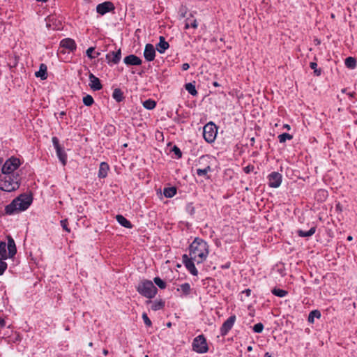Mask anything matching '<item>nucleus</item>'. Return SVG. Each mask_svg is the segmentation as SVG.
<instances>
[{
    "label": "nucleus",
    "instance_id": "1",
    "mask_svg": "<svg viewBox=\"0 0 357 357\" xmlns=\"http://www.w3.org/2000/svg\"><path fill=\"white\" fill-rule=\"evenodd\" d=\"M208 245L202 239L195 238L190 245V257L197 264L205 261L208 255Z\"/></svg>",
    "mask_w": 357,
    "mask_h": 357
},
{
    "label": "nucleus",
    "instance_id": "2",
    "mask_svg": "<svg viewBox=\"0 0 357 357\" xmlns=\"http://www.w3.org/2000/svg\"><path fill=\"white\" fill-rule=\"evenodd\" d=\"M31 195L22 194L14 199L10 204L5 207V213L13 215L26 210L32 203Z\"/></svg>",
    "mask_w": 357,
    "mask_h": 357
},
{
    "label": "nucleus",
    "instance_id": "3",
    "mask_svg": "<svg viewBox=\"0 0 357 357\" xmlns=\"http://www.w3.org/2000/svg\"><path fill=\"white\" fill-rule=\"evenodd\" d=\"M20 187V176L16 175L0 174V189L6 192L16 190Z\"/></svg>",
    "mask_w": 357,
    "mask_h": 357
},
{
    "label": "nucleus",
    "instance_id": "4",
    "mask_svg": "<svg viewBox=\"0 0 357 357\" xmlns=\"http://www.w3.org/2000/svg\"><path fill=\"white\" fill-rule=\"evenodd\" d=\"M15 243L11 237L8 238V243L0 242V258L6 259L13 257L16 254Z\"/></svg>",
    "mask_w": 357,
    "mask_h": 357
},
{
    "label": "nucleus",
    "instance_id": "5",
    "mask_svg": "<svg viewBox=\"0 0 357 357\" xmlns=\"http://www.w3.org/2000/svg\"><path fill=\"white\" fill-rule=\"evenodd\" d=\"M137 289L141 295L149 299L153 298L158 292V289L153 283L147 280L142 281Z\"/></svg>",
    "mask_w": 357,
    "mask_h": 357
},
{
    "label": "nucleus",
    "instance_id": "6",
    "mask_svg": "<svg viewBox=\"0 0 357 357\" xmlns=\"http://www.w3.org/2000/svg\"><path fill=\"white\" fill-rule=\"evenodd\" d=\"M20 165V161L18 158L12 157L7 160L1 169V174L7 175H15L13 172Z\"/></svg>",
    "mask_w": 357,
    "mask_h": 357
},
{
    "label": "nucleus",
    "instance_id": "7",
    "mask_svg": "<svg viewBox=\"0 0 357 357\" xmlns=\"http://www.w3.org/2000/svg\"><path fill=\"white\" fill-rule=\"evenodd\" d=\"M218 132L216 126L212 123H208L203 128V137L204 139L208 142L212 143L215 139Z\"/></svg>",
    "mask_w": 357,
    "mask_h": 357
},
{
    "label": "nucleus",
    "instance_id": "8",
    "mask_svg": "<svg viewBox=\"0 0 357 357\" xmlns=\"http://www.w3.org/2000/svg\"><path fill=\"white\" fill-rule=\"evenodd\" d=\"M192 349L199 354H204L208 351V347L206 340L203 335H199L194 339Z\"/></svg>",
    "mask_w": 357,
    "mask_h": 357
},
{
    "label": "nucleus",
    "instance_id": "9",
    "mask_svg": "<svg viewBox=\"0 0 357 357\" xmlns=\"http://www.w3.org/2000/svg\"><path fill=\"white\" fill-rule=\"evenodd\" d=\"M183 263L184 264L186 268L193 275H197L198 271L193 262L194 259L188 257L187 255H183L182 257Z\"/></svg>",
    "mask_w": 357,
    "mask_h": 357
},
{
    "label": "nucleus",
    "instance_id": "10",
    "mask_svg": "<svg viewBox=\"0 0 357 357\" xmlns=\"http://www.w3.org/2000/svg\"><path fill=\"white\" fill-rule=\"evenodd\" d=\"M236 321V316H230L222 325L220 328V334L222 336L226 335L231 329Z\"/></svg>",
    "mask_w": 357,
    "mask_h": 357
},
{
    "label": "nucleus",
    "instance_id": "11",
    "mask_svg": "<svg viewBox=\"0 0 357 357\" xmlns=\"http://www.w3.org/2000/svg\"><path fill=\"white\" fill-rule=\"evenodd\" d=\"M115 9V7L112 2L111 1H105L102 3H99L96 6V11L98 13L103 15L105 13L113 11Z\"/></svg>",
    "mask_w": 357,
    "mask_h": 357
},
{
    "label": "nucleus",
    "instance_id": "12",
    "mask_svg": "<svg viewBox=\"0 0 357 357\" xmlns=\"http://www.w3.org/2000/svg\"><path fill=\"white\" fill-rule=\"evenodd\" d=\"M282 182V175L278 172H272L268 176V185L271 188H278Z\"/></svg>",
    "mask_w": 357,
    "mask_h": 357
},
{
    "label": "nucleus",
    "instance_id": "13",
    "mask_svg": "<svg viewBox=\"0 0 357 357\" xmlns=\"http://www.w3.org/2000/svg\"><path fill=\"white\" fill-rule=\"evenodd\" d=\"M144 56L148 61H152L155 56V50L153 45L146 44L145 46Z\"/></svg>",
    "mask_w": 357,
    "mask_h": 357
},
{
    "label": "nucleus",
    "instance_id": "14",
    "mask_svg": "<svg viewBox=\"0 0 357 357\" xmlns=\"http://www.w3.org/2000/svg\"><path fill=\"white\" fill-rule=\"evenodd\" d=\"M77 45L74 40L71 38H65L60 42V48L66 49L70 52L76 50Z\"/></svg>",
    "mask_w": 357,
    "mask_h": 357
},
{
    "label": "nucleus",
    "instance_id": "15",
    "mask_svg": "<svg viewBox=\"0 0 357 357\" xmlns=\"http://www.w3.org/2000/svg\"><path fill=\"white\" fill-rule=\"evenodd\" d=\"M124 63L128 66H139L142 64V59L134 54H130L124 58Z\"/></svg>",
    "mask_w": 357,
    "mask_h": 357
},
{
    "label": "nucleus",
    "instance_id": "16",
    "mask_svg": "<svg viewBox=\"0 0 357 357\" xmlns=\"http://www.w3.org/2000/svg\"><path fill=\"white\" fill-rule=\"evenodd\" d=\"M89 77L90 80L89 86L93 91H98L102 89V84L98 77L92 73H89Z\"/></svg>",
    "mask_w": 357,
    "mask_h": 357
},
{
    "label": "nucleus",
    "instance_id": "17",
    "mask_svg": "<svg viewBox=\"0 0 357 357\" xmlns=\"http://www.w3.org/2000/svg\"><path fill=\"white\" fill-rule=\"evenodd\" d=\"M121 56V50H119L117 52H111L107 54L106 58L109 62H112L114 63H117L119 62Z\"/></svg>",
    "mask_w": 357,
    "mask_h": 357
},
{
    "label": "nucleus",
    "instance_id": "18",
    "mask_svg": "<svg viewBox=\"0 0 357 357\" xmlns=\"http://www.w3.org/2000/svg\"><path fill=\"white\" fill-rule=\"evenodd\" d=\"M169 47V43L165 41V38L163 36H160V41L156 47L157 50L160 53H164Z\"/></svg>",
    "mask_w": 357,
    "mask_h": 357
},
{
    "label": "nucleus",
    "instance_id": "19",
    "mask_svg": "<svg viewBox=\"0 0 357 357\" xmlns=\"http://www.w3.org/2000/svg\"><path fill=\"white\" fill-rule=\"evenodd\" d=\"M109 171V165L107 163L102 162L100 165L99 171H98V177L99 178H105L107 175V172Z\"/></svg>",
    "mask_w": 357,
    "mask_h": 357
},
{
    "label": "nucleus",
    "instance_id": "20",
    "mask_svg": "<svg viewBox=\"0 0 357 357\" xmlns=\"http://www.w3.org/2000/svg\"><path fill=\"white\" fill-rule=\"evenodd\" d=\"M116 219L117 222L123 227H124L126 228H132V225L131 224V222L129 220H128L122 215H117L116 216Z\"/></svg>",
    "mask_w": 357,
    "mask_h": 357
},
{
    "label": "nucleus",
    "instance_id": "21",
    "mask_svg": "<svg viewBox=\"0 0 357 357\" xmlns=\"http://www.w3.org/2000/svg\"><path fill=\"white\" fill-rule=\"evenodd\" d=\"M147 303H151V309L153 311H157L162 309L165 306V302L162 300L151 301L150 300L146 301Z\"/></svg>",
    "mask_w": 357,
    "mask_h": 357
},
{
    "label": "nucleus",
    "instance_id": "22",
    "mask_svg": "<svg viewBox=\"0 0 357 357\" xmlns=\"http://www.w3.org/2000/svg\"><path fill=\"white\" fill-rule=\"evenodd\" d=\"M35 75L37 77H40L43 80L47 78V66L42 63L40 66L39 70L35 73Z\"/></svg>",
    "mask_w": 357,
    "mask_h": 357
},
{
    "label": "nucleus",
    "instance_id": "23",
    "mask_svg": "<svg viewBox=\"0 0 357 357\" xmlns=\"http://www.w3.org/2000/svg\"><path fill=\"white\" fill-rule=\"evenodd\" d=\"M177 291L181 292L183 296H188L190 294L191 287L188 283H183L180 285Z\"/></svg>",
    "mask_w": 357,
    "mask_h": 357
},
{
    "label": "nucleus",
    "instance_id": "24",
    "mask_svg": "<svg viewBox=\"0 0 357 357\" xmlns=\"http://www.w3.org/2000/svg\"><path fill=\"white\" fill-rule=\"evenodd\" d=\"M113 98L117 101L121 102L123 100L124 96L123 91L120 89H115L112 93Z\"/></svg>",
    "mask_w": 357,
    "mask_h": 357
},
{
    "label": "nucleus",
    "instance_id": "25",
    "mask_svg": "<svg viewBox=\"0 0 357 357\" xmlns=\"http://www.w3.org/2000/svg\"><path fill=\"white\" fill-rule=\"evenodd\" d=\"M56 154L59 160L61 162L63 165H66L67 161V155L62 148L56 150Z\"/></svg>",
    "mask_w": 357,
    "mask_h": 357
},
{
    "label": "nucleus",
    "instance_id": "26",
    "mask_svg": "<svg viewBox=\"0 0 357 357\" xmlns=\"http://www.w3.org/2000/svg\"><path fill=\"white\" fill-rule=\"evenodd\" d=\"M316 231V228L314 227H312L310 230L307 231H303L301 229H299L297 231V233L299 236L301 237H309L312 236Z\"/></svg>",
    "mask_w": 357,
    "mask_h": 357
},
{
    "label": "nucleus",
    "instance_id": "27",
    "mask_svg": "<svg viewBox=\"0 0 357 357\" xmlns=\"http://www.w3.org/2000/svg\"><path fill=\"white\" fill-rule=\"evenodd\" d=\"M345 66L348 68H351V69H354L356 66V60L354 57H351V56H349V57H347L346 59H345Z\"/></svg>",
    "mask_w": 357,
    "mask_h": 357
},
{
    "label": "nucleus",
    "instance_id": "28",
    "mask_svg": "<svg viewBox=\"0 0 357 357\" xmlns=\"http://www.w3.org/2000/svg\"><path fill=\"white\" fill-rule=\"evenodd\" d=\"M143 106L147 109H153L155 107L156 102L151 99H148L143 102Z\"/></svg>",
    "mask_w": 357,
    "mask_h": 357
},
{
    "label": "nucleus",
    "instance_id": "29",
    "mask_svg": "<svg viewBox=\"0 0 357 357\" xmlns=\"http://www.w3.org/2000/svg\"><path fill=\"white\" fill-rule=\"evenodd\" d=\"M320 317H321V312L319 310H313V311L310 312V313L309 314L308 321L310 323H313L314 317L319 319V318H320Z\"/></svg>",
    "mask_w": 357,
    "mask_h": 357
},
{
    "label": "nucleus",
    "instance_id": "30",
    "mask_svg": "<svg viewBox=\"0 0 357 357\" xmlns=\"http://www.w3.org/2000/svg\"><path fill=\"white\" fill-rule=\"evenodd\" d=\"M176 192V190L174 187L165 188L164 190V195L166 197H172L175 195Z\"/></svg>",
    "mask_w": 357,
    "mask_h": 357
},
{
    "label": "nucleus",
    "instance_id": "31",
    "mask_svg": "<svg viewBox=\"0 0 357 357\" xmlns=\"http://www.w3.org/2000/svg\"><path fill=\"white\" fill-rule=\"evenodd\" d=\"M198 24L196 20H191L189 18L186 19L185 29H188L190 26L196 29L197 28Z\"/></svg>",
    "mask_w": 357,
    "mask_h": 357
},
{
    "label": "nucleus",
    "instance_id": "32",
    "mask_svg": "<svg viewBox=\"0 0 357 357\" xmlns=\"http://www.w3.org/2000/svg\"><path fill=\"white\" fill-rule=\"evenodd\" d=\"M271 292L273 293V294H274L275 296H277L278 297H284L287 294V291H285V290H283V289H276V288H274Z\"/></svg>",
    "mask_w": 357,
    "mask_h": 357
},
{
    "label": "nucleus",
    "instance_id": "33",
    "mask_svg": "<svg viewBox=\"0 0 357 357\" xmlns=\"http://www.w3.org/2000/svg\"><path fill=\"white\" fill-rule=\"evenodd\" d=\"M185 89L192 96H196L197 94V91L195 89V86L192 83H188L185 84Z\"/></svg>",
    "mask_w": 357,
    "mask_h": 357
},
{
    "label": "nucleus",
    "instance_id": "34",
    "mask_svg": "<svg viewBox=\"0 0 357 357\" xmlns=\"http://www.w3.org/2000/svg\"><path fill=\"white\" fill-rule=\"evenodd\" d=\"M155 284L160 289H163L166 288V283L159 277H155L153 279Z\"/></svg>",
    "mask_w": 357,
    "mask_h": 357
},
{
    "label": "nucleus",
    "instance_id": "35",
    "mask_svg": "<svg viewBox=\"0 0 357 357\" xmlns=\"http://www.w3.org/2000/svg\"><path fill=\"white\" fill-rule=\"evenodd\" d=\"M293 138V136L288 133H283L278 136L279 142L280 143H284L286 142L287 139H291Z\"/></svg>",
    "mask_w": 357,
    "mask_h": 357
},
{
    "label": "nucleus",
    "instance_id": "36",
    "mask_svg": "<svg viewBox=\"0 0 357 357\" xmlns=\"http://www.w3.org/2000/svg\"><path fill=\"white\" fill-rule=\"evenodd\" d=\"M211 170L210 166H207L204 169H197V174L200 176H204L207 175V173Z\"/></svg>",
    "mask_w": 357,
    "mask_h": 357
},
{
    "label": "nucleus",
    "instance_id": "37",
    "mask_svg": "<svg viewBox=\"0 0 357 357\" xmlns=\"http://www.w3.org/2000/svg\"><path fill=\"white\" fill-rule=\"evenodd\" d=\"M93 98L91 96L87 95L83 98V102L86 106H91L93 103Z\"/></svg>",
    "mask_w": 357,
    "mask_h": 357
},
{
    "label": "nucleus",
    "instance_id": "38",
    "mask_svg": "<svg viewBox=\"0 0 357 357\" xmlns=\"http://www.w3.org/2000/svg\"><path fill=\"white\" fill-rule=\"evenodd\" d=\"M5 259L0 258V275H3L7 268V264L4 261Z\"/></svg>",
    "mask_w": 357,
    "mask_h": 357
},
{
    "label": "nucleus",
    "instance_id": "39",
    "mask_svg": "<svg viewBox=\"0 0 357 357\" xmlns=\"http://www.w3.org/2000/svg\"><path fill=\"white\" fill-rule=\"evenodd\" d=\"M310 68H311L312 69H313V70H314V74H315L317 76L320 75V74H321V70H318V69L317 68V63H315V62H311V63H310Z\"/></svg>",
    "mask_w": 357,
    "mask_h": 357
},
{
    "label": "nucleus",
    "instance_id": "40",
    "mask_svg": "<svg viewBox=\"0 0 357 357\" xmlns=\"http://www.w3.org/2000/svg\"><path fill=\"white\" fill-rule=\"evenodd\" d=\"M264 329V325L261 323H258L253 326V331L255 333H261Z\"/></svg>",
    "mask_w": 357,
    "mask_h": 357
},
{
    "label": "nucleus",
    "instance_id": "41",
    "mask_svg": "<svg viewBox=\"0 0 357 357\" xmlns=\"http://www.w3.org/2000/svg\"><path fill=\"white\" fill-rule=\"evenodd\" d=\"M172 151L174 152V153L176 155V157L178 158H181L182 153L178 147H177L176 146H174L172 149Z\"/></svg>",
    "mask_w": 357,
    "mask_h": 357
},
{
    "label": "nucleus",
    "instance_id": "42",
    "mask_svg": "<svg viewBox=\"0 0 357 357\" xmlns=\"http://www.w3.org/2000/svg\"><path fill=\"white\" fill-rule=\"evenodd\" d=\"M142 319L144 321V324L147 326H151L152 323H151V321L150 320V319L148 317L147 314L146 313H144L142 314Z\"/></svg>",
    "mask_w": 357,
    "mask_h": 357
},
{
    "label": "nucleus",
    "instance_id": "43",
    "mask_svg": "<svg viewBox=\"0 0 357 357\" xmlns=\"http://www.w3.org/2000/svg\"><path fill=\"white\" fill-rule=\"evenodd\" d=\"M68 220L66 219L61 220V225L63 227V229L64 230H66L67 232H70V230L68 227Z\"/></svg>",
    "mask_w": 357,
    "mask_h": 357
},
{
    "label": "nucleus",
    "instance_id": "44",
    "mask_svg": "<svg viewBox=\"0 0 357 357\" xmlns=\"http://www.w3.org/2000/svg\"><path fill=\"white\" fill-rule=\"evenodd\" d=\"M52 143L54 144V146L56 151L61 148L60 146L59 141L57 137H52Z\"/></svg>",
    "mask_w": 357,
    "mask_h": 357
},
{
    "label": "nucleus",
    "instance_id": "45",
    "mask_svg": "<svg viewBox=\"0 0 357 357\" xmlns=\"http://www.w3.org/2000/svg\"><path fill=\"white\" fill-rule=\"evenodd\" d=\"M255 169V167L253 165H248L245 167H244L243 170L246 174H250V172H252Z\"/></svg>",
    "mask_w": 357,
    "mask_h": 357
},
{
    "label": "nucleus",
    "instance_id": "46",
    "mask_svg": "<svg viewBox=\"0 0 357 357\" xmlns=\"http://www.w3.org/2000/svg\"><path fill=\"white\" fill-rule=\"evenodd\" d=\"M94 52V48L93 47H89L87 50H86V55L89 57V58H95L96 56L92 55V53Z\"/></svg>",
    "mask_w": 357,
    "mask_h": 357
},
{
    "label": "nucleus",
    "instance_id": "47",
    "mask_svg": "<svg viewBox=\"0 0 357 357\" xmlns=\"http://www.w3.org/2000/svg\"><path fill=\"white\" fill-rule=\"evenodd\" d=\"M342 91V93H347L350 98H354L356 96V93L354 91L347 93V89H343Z\"/></svg>",
    "mask_w": 357,
    "mask_h": 357
},
{
    "label": "nucleus",
    "instance_id": "48",
    "mask_svg": "<svg viewBox=\"0 0 357 357\" xmlns=\"http://www.w3.org/2000/svg\"><path fill=\"white\" fill-rule=\"evenodd\" d=\"M190 68V66L188 63H185L182 65V70H187Z\"/></svg>",
    "mask_w": 357,
    "mask_h": 357
},
{
    "label": "nucleus",
    "instance_id": "49",
    "mask_svg": "<svg viewBox=\"0 0 357 357\" xmlns=\"http://www.w3.org/2000/svg\"><path fill=\"white\" fill-rule=\"evenodd\" d=\"M283 127L287 130H290V126L288 124H284Z\"/></svg>",
    "mask_w": 357,
    "mask_h": 357
},
{
    "label": "nucleus",
    "instance_id": "50",
    "mask_svg": "<svg viewBox=\"0 0 357 357\" xmlns=\"http://www.w3.org/2000/svg\"><path fill=\"white\" fill-rule=\"evenodd\" d=\"M264 357H272L271 355L268 353V352H266L265 354H264Z\"/></svg>",
    "mask_w": 357,
    "mask_h": 357
},
{
    "label": "nucleus",
    "instance_id": "51",
    "mask_svg": "<svg viewBox=\"0 0 357 357\" xmlns=\"http://www.w3.org/2000/svg\"><path fill=\"white\" fill-rule=\"evenodd\" d=\"M107 354H108V351L107 349H103V354L106 356V355H107Z\"/></svg>",
    "mask_w": 357,
    "mask_h": 357
},
{
    "label": "nucleus",
    "instance_id": "52",
    "mask_svg": "<svg viewBox=\"0 0 357 357\" xmlns=\"http://www.w3.org/2000/svg\"><path fill=\"white\" fill-rule=\"evenodd\" d=\"M213 86H219V84H218V82H213Z\"/></svg>",
    "mask_w": 357,
    "mask_h": 357
},
{
    "label": "nucleus",
    "instance_id": "53",
    "mask_svg": "<svg viewBox=\"0 0 357 357\" xmlns=\"http://www.w3.org/2000/svg\"><path fill=\"white\" fill-rule=\"evenodd\" d=\"M347 240H348V241H351V240H352V236H349L347 237Z\"/></svg>",
    "mask_w": 357,
    "mask_h": 357
},
{
    "label": "nucleus",
    "instance_id": "54",
    "mask_svg": "<svg viewBox=\"0 0 357 357\" xmlns=\"http://www.w3.org/2000/svg\"><path fill=\"white\" fill-rule=\"evenodd\" d=\"M252 347H251V346H250V347H248V351H252Z\"/></svg>",
    "mask_w": 357,
    "mask_h": 357
},
{
    "label": "nucleus",
    "instance_id": "55",
    "mask_svg": "<svg viewBox=\"0 0 357 357\" xmlns=\"http://www.w3.org/2000/svg\"><path fill=\"white\" fill-rule=\"evenodd\" d=\"M37 1L45 2L47 0H36Z\"/></svg>",
    "mask_w": 357,
    "mask_h": 357
}]
</instances>
